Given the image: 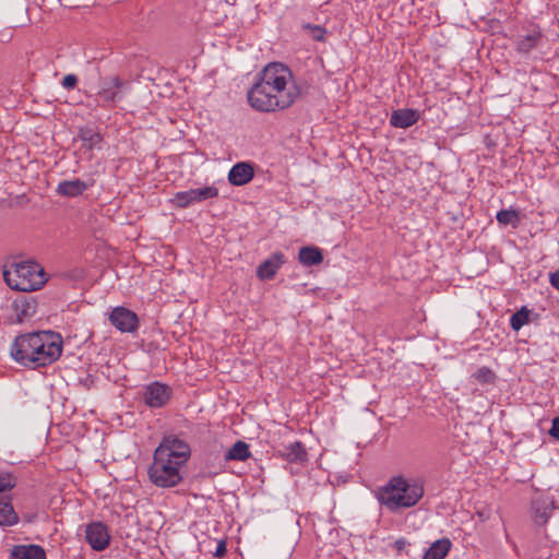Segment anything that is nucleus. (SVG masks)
<instances>
[{"label": "nucleus", "mask_w": 559, "mask_h": 559, "mask_svg": "<svg viewBox=\"0 0 559 559\" xmlns=\"http://www.w3.org/2000/svg\"><path fill=\"white\" fill-rule=\"evenodd\" d=\"M299 94L290 69L284 63L271 62L255 75L247 98L257 111L275 112L289 108Z\"/></svg>", "instance_id": "nucleus-1"}, {"label": "nucleus", "mask_w": 559, "mask_h": 559, "mask_svg": "<svg viewBox=\"0 0 559 559\" xmlns=\"http://www.w3.org/2000/svg\"><path fill=\"white\" fill-rule=\"evenodd\" d=\"M191 454L189 444L175 435L165 436L153 454L150 480L159 488H171L183 479L182 468Z\"/></svg>", "instance_id": "nucleus-2"}, {"label": "nucleus", "mask_w": 559, "mask_h": 559, "mask_svg": "<svg viewBox=\"0 0 559 559\" xmlns=\"http://www.w3.org/2000/svg\"><path fill=\"white\" fill-rule=\"evenodd\" d=\"M63 340L59 333L38 331L16 336L11 345L12 358L23 367L37 369L58 360L62 354Z\"/></svg>", "instance_id": "nucleus-3"}, {"label": "nucleus", "mask_w": 559, "mask_h": 559, "mask_svg": "<svg viewBox=\"0 0 559 559\" xmlns=\"http://www.w3.org/2000/svg\"><path fill=\"white\" fill-rule=\"evenodd\" d=\"M424 493L425 489L421 480L396 475L379 487L374 496L380 506L394 513L415 507L421 500Z\"/></svg>", "instance_id": "nucleus-4"}, {"label": "nucleus", "mask_w": 559, "mask_h": 559, "mask_svg": "<svg viewBox=\"0 0 559 559\" xmlns=\"http://www.w3.org/2000/svg\"><path fill=\"white\" fill-rule=\"evenodd\" d=\"M3 277L8 286L17 292L40 289L48 280L44 269L34 261L13 263L3 270Z\"/></svg>", "instance_id": "nucleus-5"}, {"label": "nucleus", "mask_w": 559, "mask_h": 559, "mask_svg": "<svg viewBox=\"0 0 559 559\" xmlns=\"http://www.w3.org/2000/svg\"><path fill=\"white\" fill-rule=\"evenodd\" d=\"M108 320L121 333H133L139 329L136 313L122 306L115 307L110 311Z\"/></svg>", "instance_id": "nucleus-6"}, {"label": "nucleus", "mask_w": 559, "mask_h": 559, "mask_svg": "<svg viewBox=\"0 0 559 559\" xmlns=\"http://www.w3.org/2000/svg\"><path fill=\"white\" fill-rule=\"evenodd\" d=\"M127 86L128 82L119 76H108L100 82L97 95L105 104H114L122 99Z\"/></svg>", "instance_id": "nucleus-7"}, {"label": "nucleus", "mask_w": 559, "mask_h": 559, "mask_svg": "<svg viewBox=\"0 0 559 559\" xmlns=\"http://www.w3.org/2000/svg\"><path fill=\"white\" fill-rule=\"evenodd\" d=\"M85 538L90 546L97 551L108 547L110 535L107 526L102 522H93L85 528Z\"/></svg>", "instance_id": "nucleus-8"}, {"label": "nucleus", "mask_w": 559, "mask_h": 559, "mask_svg": "<svg viewBox=\"0 0 559 559\" xmlns=\"http://www.w3.org/2000/svg\"><path fill=\"white\" fill-rule=\"evenodd\" d=\"M170 397V389L160 382H153L145 386L143 401L150 407L157 408L164 406Z\"/></svg>", "instance_id": "nucleus-9"}, {"label": "nucleus", "mask_w": 559, "mask_h": 559, "mask_svg": "<svg viewBox=\"0 0 559 559\" xmlns=\"http://www.w3.org/2000/svg\"><path fill=\"white\" fill-rule=\"evenodd\" d=\"M555 509V501L549 497H540L533 501L532 510L534 522L537 525H545L550 519Z\"/></svg>", "instance_id": "nucleus-10"}, {"label": "nucleus", "mask_w": 559, "mask_h": 559, "mask_svg": "<svg viewBox=\"0 0 559 559\" xmlns=\"http://www.w3.org/2000/svg\"><path fill=\"white\" fill-rule=\"evenodd\" d=\"M543 40L542 29L537 26L532 27L525 35H520L516 39V51L522 55H528L537 48Z\"/></svg>", "instance_id": "nucleus-11"}, {"label": "nucleus", "mask_w": 559, "mask_h": 559, "mask_svg": "<svg viewBox=\"0 0 559 559\" xmlns=\"http://www.w3.org/2000/svg\"><path fill=\"white\" fill-rule=\"evenodd\" d=\"M254 176L253 168L250 164L241 162L231 167L228 173V181L233 186H243L251 181Z\"/></svg>", "instance_id": "nucleus-12"}, {"label": "nucleus", "mask_w": 559, "mask_h": 559, "mask_svg": "<svg viewBox=\"0 0 559 559\" xmlns=\"http://www.w3.org/2000/svg\"><path fill=\"white\" fill-rule=\"evenodd\" d=\"M419 120V114L415 109H397L390 117V123L394 128L406 129Z\"/></svg>", "instance_id": "nucleus-13"}, {"label": "nucleus", "mask_w": 559, "mask_h": 559, "mask_svg": "<svg viewBox=\"0 0 559 559\" xmlns=\"http://www.w3.org/2000/svg\"><path fill=\"white\" fill-rule=\"evenodd\" d=\"M284 263V254L276 252L270 259L263 261L257 270V275L261 280H271Z\"/></svg>", "instance_id": "nucleus-14"}, {"label": "nucleus", "mask_w": 559, "mask_h": 559, "mask_svg": "<svg viewBox=\"0 0 559 559\" xmlns=\"http://www.w3.org/2000/svg\"><path fill=\"white\" fill-rule=\"evenodd\" d=\"M90 187L81 179L63 180L57 186V193L62 197L75 198L81 195Z\"/></svg>", "instance_id": "nucleus-15"}, {"label": "nucleus", "mask_w": 559, "mask_h": 559, "mask_svg": "<svg viewBox=\"0 0 559 559\" xmlns=\"http://www.w3.org/2000/svg\"><path fill=\"white\" fill-rule=\"evenodd\" d=\"M12 559H46V552L39 545H17L11 550Z\"/></svg>", "instance_id": "nucleus-16"}, {"label": "nucleus", "mask_w": 559, "mask_h": 559, "mask_svg": "<svg viewBox=\"0 0 559 559\" xmlns=\"http://www.w3.org/2000/svg\"><path fill=\"white\" fill-rule=\"evenodd\" d=\"M299 262L304 265L311 266L320 264L323 261V254L318 247H302L298 253Z\"/></svg>", "instance_id": "nucleus-17"}, {"label": "nucleus", "mask_w": 559, "mask_h": 559, "mask_svg": "<svg viewBox=\"0 0 559 559\" xmlns=\"http://www.w3.org/2000/svg\"><path fill=\"white\" fill-rule=\"evenodd\" d=\"M19 515L10 500L0 498V526H13L17 524Z\"/></svg>", "instance_id": "nucleus-18"}, {"label": "nucleus", "mask_w": 559, "mask_h": 559, "mask_svg": "<svg viewBox=\"0 0 559 559\" xmlns=\"http://www.w3.org/2000/svg\"><path fill=\"white\" fill-rule=\"evenodd\" d=\"M451 548V542L442 538L435 542L425 552L423 559H444Z\"/></svg>", "instance_id": "nucleus-19"}, {"label": "nucleus", "mask_w": 559, "mask_h": 559, "mask_svg": "<svg viewBox=\"0 0 559 559\" xmlns=\"http://www.w3.org/2000/svg\"><path fill=\"white\" fill-rule=\"evenodd\" d=\"M251 455L249 445L245 441H237L225 454L226 461H246Z\"/></svg>", "instance_id": "nucleus-20"}, {"label": "nucleus", "mask_w": 559, "mask_h": 559, "mask_svg": "<svg viewBox=\"0 0 559 559\" xmlns=\"http://www.w3.org/2000/svg\"><path fill=\"white\" fill-rule=\"evenodd\" d=\"M283 455L292 462L302 461L306 459V451L299 441H295L284 448Z\"/></svg>", "instance_id": "nucleus-21"}, {"label": "nucleus", "mask_w": 559, "mask_h": 559, "mask_svg": "<svg viewBox=\"0 0 559 559\" xmlns=\"http://www.w3.org/2000/svg\"><path fill=\"white\" fill-rule=\"evenodd\" d=\"M171 202L177 206V207H187L193 203H197V199H195V193H194V190L193 189H190V190H187V191H180V192H177Z\"/></svg>", "instance_id": "nucleus-22"}, {"label": "nucleus", "mask_w": 559, "mask_h": 559, "mask_svg": "<svg viewBox=\"0 0 559 559\" xmlns=\"http://www.w3.org/2000/svg\"><path fill=\"white\" fill-rule=\"evenodd\" d=\"M497 221L501 225L516 226L520 222V215L515 210H501L497 213Z\"/></svg>", "instance_id": "nucleus-23"}, {"label": "nucleus", "mask_w": 559, "mask_h": 559, "mask_svg": "<svg viewBox=\"0 0 559 559\" xmlns=\"http://www.w3.org/2000/svg\"><path fill=\"white\" fill-rule=\"evenodd\" d=\"M528 322V311L523 307L512 314L510 325L514 331H519L523 325Z\"/></svg>", "instance_id": "nucleus-24"}, {"label": "nucleus", "mask_w": 559, "mask_h": 559, "mask_svg": "<svg viewBox=\"0 0 559 559\" xmlns=\"http://www.w3.org/2000/svg\"><path fill=\"white\" fill-rule=\"evenodd\" d=\"M198 202L217 197L218 190L214 186L193 189Z\"/></svg>", "instance_id": "nucleus-25"}, {"label": "nucleus", "mask_w": 559, "mask_h": 559, "mask_svg": "<svg viewBox=\"0 0 559 559\" xmlns=\"http://www.w3.org/2000/svg\"><path fill=\"white\" fill-rule=\"evenodd\" d=\"M16 485V478L12 474H0V493L12 490Z\"/></svg>", "instance_id": "nucleus-26"}, {"label": "nucleus", "mask_w": 559, "mask_h": 559, "mask_svg": "<svg viewBox=\"0 0 559 559\" xmlns=\"http://www.w3.org/2000/svg\"><path fill=\"white\" fill-rule=\"evenodd\" d=\"M475 379L480 383H491L495 380V373L488 367H481L474 373Z\"/></svg>", "instance_id": "nucleus-27"}, {"label": "nucleus", "mask_w": 559, "mask_h": 559, "mask_svg": "<svg viewBox=\"0 0 559 559\" xmlns=\"http://www.w3.org/2000/svg\"><path fill=\"white\" fill-rule=\"evenodd\" d=\"M81 139L84 142H88V147L92 148L100 141V135L92 130H85L81 132Z\"/></svg>", "instance_id": "nucleus-28"}, {"label": "nucleus", "mask_w": 559, "mask_h": 559, "mask_svg": "<svg viewBox=\"0 0 559 559\" xmlns=\"http://www.w3.org/2000/svg\"><path fill=\"white\" fill-rule=\"evenodd\" d=\"M305 28H307L309 31L310 36L314 40H318V41H323L324 40L326 31L323 27H321L319 25L307 24L305 26Z\"/></svg>", "instance_id": "nucleus-29"}, {"label": "nucleus", "mask_w": 559, "mask_h": 559, "mask_svg": "<svg viewBox=\"0 0 559 559\" xmlns=\"http://www.w3.org/2000/svg\"><path fill=\"white\" fill-rule=\"evenodd\" d=\"M76 83H78V78L74 74H67L66 76H63L62 82H61L62 86L66 90L74 88Z\"/></svg>", "instance_id": "nucleus-30"}, {"label": "nucleus", "mask_w": 559, "mask_h": 559, "mask_svg": "<svg viewBox=\"0 0 559 559\" xmlns=\"http://www.w3.org/2000/svg\"><path fill=\"white\" fill-rule=\"evenodd\" d=\"M226 552H227L226 540L219 539L217 542V545H216V548H215L213 555L216 558H222L226 555Z\"/></svg>", "instance_id": "nucleus-31"}, {"label": "nucleus", "mask_w": 559, "mask_h": 559, "mask_svg": "<svg viewBox=\"0 0 559 559\" xmlns=\"http://www.w3.org/2000/svg\"><path fill=\"white\" fill-rule=\"evenodd\" d=\"M549 435L559 440V417L554 418Z\"/></svg>", "instance_id": "nucleus-32"}, {"label": "nucleus", "mask_w": 559, "mask_h": 559, "mask_svg": "<svg viewBox=\"0 0 559 559\" xmlns=\"http://www.w3.org/2000/svg\"><path fill=\"white\" fill-rule=\"evenodd\" d=\"M549 282L552 287L559 290V270L549 274Z\"/></svg>", "instance_id": "nucleus-33"}]
</instances>
